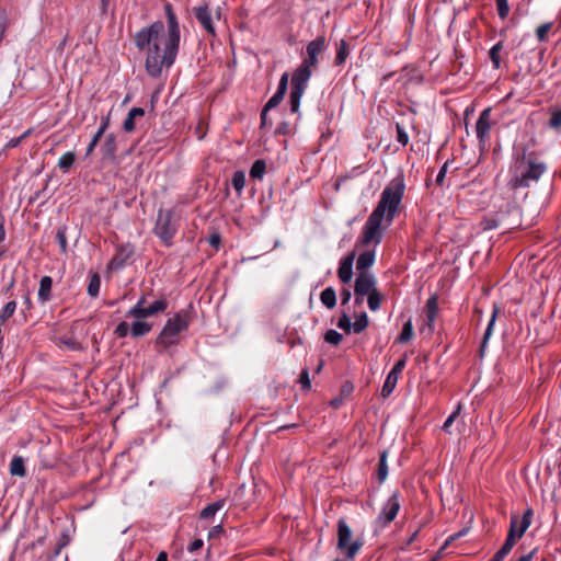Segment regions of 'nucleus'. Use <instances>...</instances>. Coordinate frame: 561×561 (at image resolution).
<instances>
[{
    "mask_svg": "<svg viewBox=\"0 0 561 561\" xmlns=\"http://www.w3.org/2000/svg\"><path fill=\"white\" fill-rule=\"evenodd\" d=\"M398 379H399V377L394 376V374H390V373L388 374V376L385 380V383L382 386V389H381V396L383 398H387L392 393V391L394 390V388L397 386Z\"/></svg>",
    "mask_w": 561,
    "mask_h": 561,
    "instance_id": "c85d7f7f",
    "label": "nucleus"
},
{
    "mask_svg": "<svg viewBox=\"0 0 561 561\" xmlns=\"http://www.w3.org/2000/svg\"><path fill=\"white\" fill-rule=\"evenodd\" d=\"M517 538H514L513 533H508L503 547L506 548L510 552L512 551Z\"/></svg>",
    "mask_w": 561,
    "mask_h": 561,
    "instance_id": "680f3d73",
    "label": "nucleus"
},
{
    "mask_svg": "<svg viewBox=\"0 0 561 561\" xmlns=\"http://www.w3.org/2000/svg\"><path fill=\"white\" fill-rule=\"evenodd\" d=\"M375 263V252L365 251L357 257L356 268L358 273L367 272V270Z\"/></svg>",
    "mask_w": 561,
    "mask_h": 561,
    "instance_id": "aec40b11",
    "label": "nucleus"
},
{
    "mask_svg": "<svg viewBox=\"0 0 561 561\" xmlns=\"http://www.w3.org/2000/svg\"><path fill=\"white\" fill-rule=\"evenodd\" d=\"M491 108H484L476 123V135L479 140V145L481 149H484L486 141L490 138V131L492 128L491 122Z\"/></svg>",
    "mask_w": 561,
    "mask_h": 561,
    "instance_id": "9d476101",
    "label": "nucleus"
},
{
    "mask_svg": "<svg viewBox=\"0 0 561 561\" xmlns=\"http://www.w3.org/2000/svg\"><path fill=\"white\" fill-rule=\"evenodd\" d=\"M497 312H499L497 309L493 310L491 319H490V321L488 323V327L485 329V332L483 334V340H482L481 347H480L481 355L483 354V352H484V350L486 347L488 341H489L490 336L492 335L493 327H494V323H495V320H496V317H497Z\"/></svg>",
    "mask_w": 561,
    "mask_h": 561,
    "instance_id": "bb28decb",
    "label": "nucleus"
},
{
    "mask_svg": "<svg viewBox=\"0 0 561 561\" xmlns=\"http://www.w3.org/2000/svg\"><path fill=\"white\" fill-rule=\"evenodd\" d=\"M134 254V248L127 243L125 245H121L114 255V257L111 260L110 266L112 268H121L125 265L127 260Z\"/></svg>",
    "mask_w": 561,
    "mask_h": 561,
    "instance_id": "f3484780",
    "label": "nucleus"
},
{
    "mask_svg": "<svg viewBox=\"0 0 561 561\" xmlns=\"http://www.w3.org/2000/svg\"><path fill=\"white\" fill-rule=\"evenodd\" d=\"M204 542L202 539H195L190 546H188V551L190 552H195L199 549H202Z\"/></svg>",
    "mask_w": 561,
    "mask_h": 561,
    "instance_id": "0e129e2a",
    "label": "nucleus"
},
{
    "mask_svg": "<svg viewBox=\"0 0 561 561\" xmlns=\"http://www.w3.org/2000/svg\"><path fill=\"white\" fill-rule=\"evenodd\" d=\"M508 553H510V551L502 546L500 548V550H497L494 553V556L492 557V559L490 561H502Z\"/></svg>",
    "mask_w": 561,
    "mask_h": 561,
    "instance_id": "bf43d9fd",
    "label": "nucleus"
},
{
    "mask_svg": "<svg viewBox=\"0 0 561 561\" xmlns=\"http://www.w3.org/2000/svg\"><path fill=\"white\" fill-rule=\"evenodd\" d=\"M503 49V42H499L493 45L489 51V57L492 61L493 68L499 69L501 67L500 53Z\"/></svg>",
    "mask_w": 561,
    "mask_h": 561,
    "instance_id": "c756f323",
    "label": "nucleus"
},
{
    "mask_svg": "<svg viewBox=\"0 0 561 561\" xmlns=\"http://www.w3.org/2000/svg\"><path fill=\"white\" fill-rule=\"evenodd\" d=\"M533 511L528 508L524 514L522 519L519 520L518 516H512L510 530L508 533H513L514 538H522L525 531L528 529L531 523Z\"/></svg>",
    "mask_w": 561,
    "mask_h": 561,
    "instance_id": "ddd939ff",
    "label": "nucleus"
},
{
    "mask_svg": "<svg viewBox=\"0 0 561 561\" xmlns=\"http://www.w3.org/2000/svg\"><path fill=\"white\" fill-rule=\"evenodd\" d=\"M356 257L355 251L350 252L345 257H343L340 262V266L337 268V277L344 284H347L352 280L353 277V264Z\"/></svg>",
    "mask_w": 561,
    "mask_h": 561,
    "instance_id": "dca6fc26",
    "label": "nucleus"
},
{
    "mask_svg": "<svg viewBox=\"0 0 561 561\" xmlns=\"http://www.w3.org/2000/svg\"><path fill=\"white\" fill-rule=\"evenodd\" d=\"M368 299V307L371 311H377L380 308L382 296L381 294L376 289L371 294L367 295Z\"/></svg>",
    "mask_w": 561,
    "mask_h": 561,
    "instance_id": "58836bf2",
    "label": "nucleus"
},
{
    "mask_svg": "<svg viewBox=\"0 0 561 561\" xmlns=\"http://www.w3.org/2000/svg\"><path fill=\"white\" fill-rule=\"evenodd\" d=\"M400 501L398 492H394L387 503L383 505L381 513L378 516L379 522H383L385 525L390 524L397 516L400 510Z\"/></svg>",
    "mask_w": 561,
    "mask_h": 561,
    "instance_id": "f8f14e48",
    "label": "nucleus"
},
{
    "mask_svg": "<svg viewBox=\"0 0 561 561\" xmlns=\"http://www.w3.org/2000/svg\"><path fill=\"white\" fill-rule=\"evenodd\" d=\"M196 20L211 35H215V27L211 20L210 11L207 7H198L194 9Z\"/></svg>",
    "mask_w": 561,
    "mask_h": 561,
    "instance_id": "a211bd4d",
    "label": "nucleus"
},
{
    "mask_svg": "<svg viewBox=\"0 0 561 561\" xmlns=\"http://www.w3.org/2000/svg\"><path fill=\"white\" fill-rule=\"evenodd\" d=\"M221 242V238L218 233H213L210 237H209V244L211 247H215V248H218L219 244Z\"/></svg>",
    "mask_w": 561,
    "mask_h": 561,
    "instance_id": "774afa93",
    "label": "nucleus"
},
{
    "mask_svg": "<svg viewBox=\"0 0 561 561\" xmlns=\"http://www.w3.org/2000/svg\"><path fill=\"white\" fill-rule=\"evenodd\" d=\"M15 310H16V301L10 300L9 302L5 304V306L1 310L0 320L2 322L7 321L9 318H11L14 314Z\"/></svg>",
    "mask_w": 561,
    "mask_h": 561,
    "instance_id": "ea45409f",
    "label": "nucleus"
},
{
    "mask_svg": "<svg viewBox=\"0 0 561 561\" xmlns=\"http://www.w3.org/2000/svg\"><path fill=\"white\" fill-rule=\"evenodd\" d=\"M313 66L302 61L291 77L289 104L291 113H298L300 100L306 91L307 83L312 75Z\"/></svg>",
    "mask_w": 561,
    "mask_h": 561,
    "instance_id": "39448f33",
    "label": "nucleus"
},
{
    "mask_svg": "<svg viewBox=\"0 0 561 561\" xmlns=\"http://www.w3.org/2000/svg\"><path fill=\"white\" fill-rule=\"evenodd\" d=\"M413 335H414V331H413L412 321L408 320L403 324L402 331H401L400 335L398 336L397 341L399 343H407L412 340Z\"/></svg>",
    "mask_w": 561,
    "mask_h": 561,
    "instance_id": "473e14b6",
    "label": "nucleus"
},
{
    "mask_svg": "<svg viewBox=\"0 0 561 561\" xmlns=\"http://www.w3.org/2000/svg\"><path fill=\"white\" fill-rule=\"evenodd\" d=\"M350 55V46L345 39H341L337 44L336 57L334 60L335 66H341L345 62L347 56Z\"/></svg>",
    "mask_w": 561,
    "mask_h": 561,
    "instance_id": "393cba45",
    "label": "nucleus"
},
{
    "mask_svg": "<svg viewBox=\"0 0 561 561\" xmlns=\"http://www.w3.org/2000/svg\"><path fill=\"white\" fill-rule=\"evenodd\" d=\"M10 473L16 477H25L26 469L24 458L22 456H14L10 463Z\"/></svg>",
    "mask_w": 561,
    "mask_h": 561,
    "instance_id": "4be33fe9",
    "label": "nucleus"
},
{
    "mask_svg": "<svg viewBox=\"0 0 561 561\" xmlns=\"http://www.w3.org/2000/svg\"><path fill=\"white\" fill-rule=\"evenodd\" d=\"M231 184L238 194H241L245 185V174L243 171H236L231 179Z\"/></svg>",
    "mask_w": 561,
    "mask_h": 561,
    "instance_id": "c9c22d12",
    "label": "nucleus"
},
{
    "mask_svg": "<svg viewBox=\"0 0 561 561\" xmlns=\"http://www.w3.org/2000/svg\"><path fill=\"white\" fill-rule=\"evenodd\" d=\"M499 16L504 20L510 13L508 0H495Z\"/></svg>",
    "mask_w": 561,
    "mask_h": 561,
    "instance_id": "c03bdc74",
    "label": "nucleus"
},
{
    "mask_svg": "<svg viewBox=\"0 0 561 561\" xmlns=\"http://www.w3.org/2000/svg\"><path fill=\"white\" fill-rule=\"evenodd\" d=\"M448 163H449V162H448V161H446V162L442 165V168H440V170H439V172H438V174H437V176H436L435 182H436V184H437L438 186H443V185H444V180H445V176H446V173H447Z\"/></svg>",
    "mask_w": 561,
    "mask_h": 561,
    "instance_id": "8fccbe9b",
    "label": "nucleus"
},
{
    "mask_svg": "<svg viewBox=\"0 0 561 561\" xmlns=\"http://www.w3.org/2000/svg\"><path fill=\"white\" fill-rule=\"evenodd\" d=\"M66 232H67V227L66 226H60L57 229V232H56V241L59 244L61 253H66L67 252V248H68Z\"/></svg>",
    "mask_w": 561,
    "mask_h": 561,
    "instance_id": "e433bc0d",
    "label": "nucleus"
},
{
    "mask_svg": "<svg viewBox=\"0 0 561 561\" xmlns=\"http://www.w3.org/2000/svg\"><path fill=\"white\" fill-rule=\"evenodd\" d=\"M129 330H130V328H129L128 323L123 321L116 327L115 334L117 337H125L128 334Z\"/></svg>",
    "mask_w": 561,
    "mask_h": 561,
    "instance_id": "09e8293b",
    "label": "nucleus"
},
{
    "mask_svg": "<svg viewBox=\"0 0 561 561\" xmlns=\"http://www.w3.org/2000/svg\"><path fill=\"white\" fill-rule=\"evenodd\" d=\"M352 297L351 290L347 288H343L341 291V302L342 305H346Z\"/></svg>",
    "mask_w": 561,
    "mask_h": 561,
    "instance_id": "338daca9",
    "label": "nucleus"
},
{
    "mask_svg": "<svg viewBox=\"0 0 561 561\" xmlns=\"http://www.w3.org/2000/svg\"><path fill=\"white\" fill-rule=\"evenodd\" d=\"M517 538H514L513 533H508L503 547L506 548L510 552L512 551Z\"/></svg>",
    "mask_w": 561,
    "mask_h": 561,
    "instance_id": "052dcab7",
    "label": "nucleus"
},
{
    "mask_svg": "<svg viewBox=\"0 0 561 561\" xmlns=\"http://www.w3.org/2000/svg\"><path fill=\"white\" fill-rule=\"evenodd\" d=\"M552 27L551 22L543 23L539 25L536 30V35L539 42H546L548 38V33Z\"/></svg>",
    "mask_w": 561,
    "mask_h": 561,
    "instance_id": "79ce46f5",
    "label": "nucleus"
},
{
    "mask_svg": "<svg viewBox=\"0 0 561 561\" xmlns=\"http://www.w3.org/2000/svg\"><path fill=\"white\" fill-rule=\"evenodd\" d=\"M354 391V385L351 381H345L341 387V397L345 398L352 394Z\"/></svg>",
    "mask_w": 561,
    "mask_h": 561,
    "instance_id": "5fc2aeb1",
    "label": "nucleus"
},
{
    "mask_svg": "<svg viewBox=\"0 0 561 561\" xmlns=\"http://www.w3.org/2000/svg\"><path fill=\"white\" fill-rule=\"evenodd\" d=\"M164 12L168 24V32L165 35L172 38L171 42H180V25L171 3L167 2L164 4Z\"/></svg>",
    "mask_w": 561,
    "mask_h": 561,
    "instance_id": "2eb2a0df",
    "label": "nucleus"
},
{
    "mask_svg": "<svg viewBox=\"0 0 561 561\" xmlns=\"http://www.w3.org/2000/svg\"><path fill=\"white\" fill-rule=\"evenodd\" d=\"M176 230L178 228L173 220V211L170 209H159L154 226V233L165 245H171Z\"/></svg>",
    "mask_w": 561,
    "mask_h": 561,
    "instance_id": "0eeeda50",
    "label": "nucleus"
},
{
    "mask_svg": "<svg viewBox=\"0 0 561 561\" xmlns=\"http://www.w3.org/2000/svg\"><path fill=\"white\" fill-rule=\"evenodd\" d=\"M75 161L76 154L72 151H68L59 158L58 167L62 171H68L73 165Z\"/></svg>",
    "mask_w": 561,
    "mask_h": 561,
    "instance_id": "72a5a7b5",
    "label": "nucleus"
},
{
    "mask_svg": "<svg viewBox=\"0 0 561 561\" xmlns=\"http://www.w3.org/2000/svg\"><path fill=\"white\" fill-rule=\"evenodd\" d=\"M62 343L70 350L72 351H81L82 350V346L81 344L76 340V339H66V340H62Z\"/></svg>",
    "mask_w": 561,
    "mask_h": 561,
    "instance_id": "6e6d98bb",
    "label": "nucleus"
},
{
    "mask_svg": "<svg viewBox=\"0 0 561 561\" xmlns=\"http://www.w3.org/2000/svg\"><path fill=\"white\" fill-rule=\"evenodd\" d=\"M300 383L304 390H309L311 388V381L309 378V371L307 368L302 369L300 374Z\"/></svg>",
    "mask_w": 561,
    "mask_h": 561,
    "instance_id": "de8ad7c7",
    "label": "nucleus"
},
{
    "mask_svg": "<svg viewBox=\"0 0 561 561\" xmlns=\"http://www.w3.org/2000/svg\"><path fill=\"white\" fill-rule=\"evenodd\" d=\"M191 321L192 317L188 309L180 310L172 318H169L154 341L157 351L162 353L170 346L178 344L179 334L188 328Z\"/></svg>",
    "mask_w": 561,
    "mask_h": 561,
    "instance_id": "20e7f679",
    "label": "nucleus"
},
{
    "mask_svg": "<svg viewBox=\"0 0 561 561\" xmlns=\"http://www.w3.org/2000/svg\"><path fill=\"white\" fill-rule=\"evenodd\" d=\"M327 48V41L324 36H318L307 45V58L302 61L317 67L318 55L324 51Z\"/></svg>",
    "mask_w": 561,
    "mask_h": 561,
    "instance_id": "4468645a",
    "label": "nucleus"
},
{
    "mask_svg": "<svg viewBox=\"0 0 561 561\" xmlns=\"http://www.w3.org/2000/svg\"><path fill=\"white\" fill-rule=\"evenodd\" d=\"M266 169L264 160H255L250 169V176L253 179H262Z\"/></svg>",
    "mask_w": 561,
    "mask_h": 561,
    "instance_id": "f704fd0d",
    "label": "nucleus"
},
{
    "mask_svg": "<svg viewBox=\"0 0 561 561\" xmlns=\"http://www.w3.org/2000/svg\"><path fill=\"white\" fill-rule=\"evenodd\" d=\"M225 505V500H219L214 503L208 504L206 507H204L199 514L201 518L208 519L215 514L220 511Z\"/></svg>",
    "mask_w": 561,
    "mask_h": 561,
    "instance_id": "a878e982",
    "label": "nucleus"
},
{
    "mask_svg": "<svg viewBox=\"0 0 561 561\" xmlns=\"http://www.w3.org/2000/svg\"><path fill=\"white\" fill-rule=\"evenodd\" d=\"M337 327L345 331L346 333H350L353 329V323L351 322V318L343 312L337 321Z\"/></svg>",
    "mask_w": 561,
    "mask_h": 561,
    "instance_id": "37998d69",
    "label": "nucleus"
},
{
    "mask_svg": "<svg viewBox=\"0 0 561 561\" xmlns=\"http://www.w3.org/2000/svg\"><path fill=\"white\" fill-rule=\"evenodd\" d=\"M321 302L328 308L333 309L336 305V293L333 287H327L320 294Z\"/></svg>",
    "mask_w": 561,
    "mask_h": 561,
    "instance_id": "5701e85b",
    "label": "nucleus"
},
{
    "mask_svg": "<svg viewBox=\"0 0 561 561\" xmlns=\"http://www.w3.org/2000/svg\"><path fill=\"white\" fill-rule=\"evenodd\" d=\"M547 171V164L539 160L533 152L523 153L516 159L513 176L508 182L512 190L529 187L539 181Z\"/></svg>",
    "mask_w": 561,
    "mask_h": 561,
    "instance_id": "7ed1b4c3",
    "label": "nucleus"
},
{
    "mask_svg": "<svg viewBox=\"0 0 561 561\" xmlns=\"http://www.w3.org/2000/svg\"><path fill=\"white\" fill-rule=\"evenodd\" d=\"M404 181L402 178H394L382 191L380 199L366 220L357 243L367 247L370 243L379 244L382 239L381 222L386 217L389 224L396 217L398 208L404 194Z\"/></svg>",
    "mask_w": 561,
    "mask_h": 561,
    "instance_id": "f03ea898",
    "label": "nucleus"
},
{
    "mask_svg": "<svg viewBox=\"0 0 561 561\" xmlns=\"http://www.w3.org/2000/svg\"><path fill=\"white\" fill-rule=\"evenodd\" d=\"M224 533V527L221 525L214 526L208 534L209 538H215Z\"/></svg>",
    "mask_w": 561,
    "mask_h": 561,
    "instance_id": "69168bd1",
    "label": "nucleus"
},
{
    "mask_svg": "<svg viewBox=\"0 0 561 561\" xmlns=\"http://www.w3.org/2000/svg\"><path fill=\"white\" fill-rule=\"evenodd\" d=\"M397 130V141L400 142L402 146H407L409 142V136L407 131L404 130L403 126L399 123L396 125Z\"/></svg>",
    "mask_w": 561,
    "mask_h": 561,
    "instance_id": "49530a36",
    "label": "nucleus"
},
{
    "mask_svg": "<svg viewBox=\"0 0 561 561\" xmlns=\"http://www.w3.org/2000/svg\"><path fill=\"white\" fill-rule=\"evenodd\" d=\"M284 95H285L284 93L276 91L275 94L264 105L265 111H270V110L276 107L283 101Z\"/></svg>",
    "mask_w": 561,
    "mask_h": 561,
    "instance_id": "a18cd8bd",
    "label": "nucleus"
},
{
    "mask_svg": "<svg viewBox=\"0 0 561 561\" xmlns=\"http://www.w3.org/2000/svg\"><path fill=\"white\" fill-rule=\"evenodd\" d=\"M548 127L557 133H561V107L551 110Z\"/></svg>",
    "mask_w": 561,
    "mask_h": 561,
    "instance_id": "2f4dec72",
    "label": "nucleus"
},
{
    "mask_svg": "<svg viewBox=\"0 0 561 561\" xmlns=\"http://www.w3.org/2000/svg\"><path fill=\"white\" fill-rule=\"evenodd\" d=\"M168 300L160 298L153 302L146 305V297L142 296L137 304L127 312L126 317H134L136 319H145L160 312L168 308Z\"/></svg>",
    "mask_w": 561,
    "mask_h": 561,
    "instance_id": "6e6552de",
    "label": "nucleus"
},
{
    "mask_svg": "<svg viewBox=\"0 0 561 561\" xmlns=\"http://www.w3.org/2000/svg\"><path fill=\"white\" fill-rule=\"evenodd\" d=\"M343 340V335L335 330H328L324 334V341L329 344L337 345Z\"/></svg>",
    "mask_w": 561,
    "mask_h": 561,
    "instance_id": "a19ab883",
    "label": "nucleus"
},
{
    "mask_svg": "<svg viewBox=\"0 0 561 561\" xmlns=\"http://www.w3.org/2000/svg\"><path fill=\"white\" fill-rule=\"evenodd\" d=\"M53 286V279L50 276H43L39 282L38 299L42 302H46L50 298V291Z\"/></svg>",
    "mask_w": 561,
    "mask_h": 561,
    "instance_id": "412c9836",
    "label": "nucleus"
},
{
    "mask_svg": "<svg viewBox=\"0 0 561 561\" xmlns=\"http://www.w3.org/2000/svg\"><path fill=\"white\" fill-rule=\"evenodd\" d=\"M352 530L344 518L337 522V549L345 551L346 558L353 560L363 546L362 540L351 541Z\"/></svg>",
    "mask_w": 561,
    "mask_h": 561,
    "instance_id": "423d86ee",
    "label": "nucleus"
},
{
    "mask_svg": "<svg viewBox=\"0 0 561 561\" xmlns=\"http://www.w3.org/2000/svg\"><path fill=\"white\" fill-rule=\"evenodd\" d=\"M152 329V324L145 321H135L130 325V334L133 337H140L149 333Z\"/></svg>",
    "mask_w": 561,
    "mask_h": 561,
    "instance_id": "b1692460",
    "label": "nucleus"
},
{
    "mask_svg": "<svg viewBox=\"0 0 561 561\" xmlns=\"http://www.w3.org/2000/svg\"><path fill=\"white\" fill-rule=\"evenodd\" d=\"M369 324L368 316L366 312H362L353 323V330L355 333L363 332Z\"/></svg>",
    "mask_w": 561,
    "mask_h": 561,
    "instance_id": "4c0bfd02",
    "label": "nucleus"
},
{
    "mask_svg": "<svg viewBox=\"0 0 561 561\" xmlns=\"http://www.w3.org/2000/svg\"><path fill=\"white\" fill-rule=\"evenodd\" d=\"M100 286H101V277L98 273H93L90 276V280L88 284V289H87L88 295L91 297H96L100 291Z\"/></svg>",
    "mask_w": 561,
    "mask_h": 561,
    "instance_id": "7c9ffc66",
    "label": "nucleus"
},
{
    "mask_svg": "<svg viewBox=\"0 0 561 561\" xmlns=\"http://www.w3.org/2000/svg\"><path fill=\"white\" fill-rule=\"evenodd\" d=\"M437 298L433 296L426 301L425 312H437Z\"/></svg>",
    "mask_w": 561,
    "mask_h": 561,
    "instance_id": "4d7b16f0",
    "label": "nucleus"
},
{
    "mask_svg": "<svg viewBox=\"0 0 561 561\" xmlns=\"http://www.w3.org/2000/svg\"><path fill=\"white\" fill-rule=\"evenodd\" d=\"M407 364L405 357L399 359L390 370V374H394V376L399 377V375L402 373Z\"/></svg>",
    "mask_w": 561,
    "mask_h": 561,
    "instance_id": "603ef678",
    "label": "nucleus"
},
{
    "mask_svg": "<svg viewBox=\"0 0 561 561\" xmlns=\"http://www.w3.org/2000/svg\"><path fill=\"white\" fill-rule=\"evenodd\" d=\"M103 159L114 160L117 151L116 137L114 134H108L101 147Z\"/></svg>",
    "mask_w": 561,
    "mask_h": 561,
    "instance_id": "6ab92c4d",
    "label": "nucleus"
},
{
    "mask_svg": "<svg viewBox=\"0 0 561 561\" xmlns=\"http://www.w3.org/2000/svg\"><path fill=\"white\" fill-rule=\"evenodd\" d=\"M387 456L388 451L383 450L379 457L377 477L380 483H382L388 476V465H387Z\"/></svg>",
    "mask_w": 561,
    "mask_h": 561,
    "instance_id": "cd10ccee",
    "label": "nucleus"
},
{
    "mask_svg": "<svg viewBox=\"0 0 561 561\" xmlns=\"http://www.w3.org/2000/svg\"><path fill=\"white\" fill-rule=\"evenodd\" d=\"M376 289V279L373 274L368 272L358 273L354 286L355 296L364 297L371 294Z\"/></svg>",
    "mask_w": 561,
    "mask_h": 561,
    "instance_id": "9b49d317",
    "label": "nucleus"
},
{
    "mask_svg": "<svg viewBox=\"0 0 561 561\" xmlns=\"http://www.w3.org/2000/svg\"><path fill=\"white\" fill-rule=\"evenodd\" d=\"M510 215H513L514 218H506V214L503 211H500L496 215V218H488L485 219L483 224L484 230H490L499 227L500 225H505L507 229H515L522 226L520 221V209L516 205H512L508 208L507 211Z\"/></svg>",
    "mask_w": 561,
    "mask_h": 561,
    "instance_id": "1a4fd4ad",
    "label": "nucleus"
},
{
    "mask_svg": "<svg viewBox=\"0 0 561 561\" xmlns=\"http://www.w3.org/2000/svg\"><path fill=\"white\" fill-rule=\"evenodd\" d=\"M135 117L131 116L130 114H127V117L125 118L124 123H123V128L125 131L127 133H131L135 130Z\"/></svg>",
    "mask_w": 561,
    "mask_h": 561,
    "instance_id": "864d4df0",
    "label": "nucleus"
},
{
    "mask_svg": "<svg viewBox=\"0 0 561 561\" xmlns=\"http://www.w3.org/2000/svg\"><path fill=\"white\" fill-rule=\"evenodd\" d=\"M171 39L165 35L164 24L161 21H156L135 34L136 47L146 51L145 66L150 77L158 78L163 68H170L174 64L180 42H171Z\"/></svg>",
    "mask_w": 561,
    "mask_h": 561,
    "instance_id": "f257e3e1",
    "label": "nucleus"
},
{
    "mask_svg": "<svg viewBox=\"0 0 561 561\" xmlns=\"http://www.w3.org/2000/svg\"><path fill=\"white\" fill-rule=\"evenodd\" d=\"M460 412V405L457 408V410L455 412H453L448 417L447 420L444 422L443 424V430L447 433H449V427L451 426V424L454 423V421L456 420V417L458 416Z\"/></svg>",
    "mask_w": 561,
    "mask_h": 561,
    "instance_id": "3c124183",
    "label": "nucleus"
},
{
    "mask_svg": "<svg viewBox=\"0 0 561 561\" xmlns=\"http://www.w3.org/2000/svg\"><path fill=\"white\" fill-rule=\"evenodd\" d=\"M437 312H426V325L430 331H433V323L436 319Z\"/></svg>",
    "mask_w": 561,
    "mask_h": 561,
    "instance_id": "e2e57ef3",
    "label": "nucleus"
},
{
    "mask_svg": "<svg viewBox=\"0 0 561 561\" xmlns=\"http://www.w3.org/2000/svg\"><path fill=\"white\" fill-rule=\"evenodd\" d=\"M287 87H288V73L285 72L280 77L277 91L285 94L287 91Z\"/></svg>",
    "mask_w": 561,
    "mask_h": 561,
    "instance_id": "13d9d810",
    "label": "nucleus"
}]
</instances>
